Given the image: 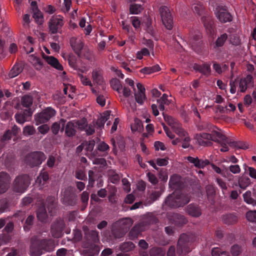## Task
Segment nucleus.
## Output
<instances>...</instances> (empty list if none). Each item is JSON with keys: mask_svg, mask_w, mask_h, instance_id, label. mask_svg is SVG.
Listing matches in <instances>:
<instances>
[{"mask_svg": "<svg viewBox=\"0 0 256 256\" xmlns=\"http://www.w3.org/2000/svg\"><path fill=\"white\" fill-rule=\"evenodd\" d=\"M252 76L250 74L248 75L245 78L240 79L239 82V88L240 91L244 92L247 89V88L252 86Z\"/></svg>", "mask_w": 256, "mask_h": 256, "instance_id": "29", "label": "nucleus"}, {"mask_svg": "<svg viewBox=\"0 0 256 256\" xmlns=\"http://www.w3.org/2000/svg\"><path fill=\"white\" fill-rule=\"evenodd\" d=\"M228 38V36L226 34L224 33L221 34L216 40L214 43V48H220L222 46Z\"/></svg>", "mask_w": 256, "mask_h": 256, "instance_id": "45", "label": "nucleus"}, {"mask_svg": "<svg viewBox=\"0 0 256 256\" xmlns=\"http://www.w3.org/2000/svg\"><path fill=\"white\" fill-rule=\"evenodd\" d=\"M132 220L130 218H124L119 220L116 225L120 226L126 232L132 225Z\"/></svg>", "mask_w": 256, "mask_h": 256, "instance_id": "36", "label": "nucleus"}, {"mask_svg": "<svg viewBox=\"0 0 256 256\" xmlns=\"http://www.w3.org/2000/svg\"><path fill=\"white\" fill-rule=\"evenodd\" d=\"M32 17L35 20L36 22L38 24H42L44 22V17L42 12L38 10V7H34L32 8Z\"/></svg>", "mask_w": 256, "mask_h": 256, "instance_id": "40", "label": "nucleus"}, {"mask_svg": "<svg viewBox=\"0 0 256 256\" xmlns=\"http://www.w3.org/2000/svg\"><path fill=\"white\" fill-rule=\"evenodd\" d=\"M160 12L163 24L168 30L173 28V18L169 8L166 6H162L160 8Z\"/></svg>", "mask_w": 256, "mask_h": 256, "instance_id": "8", "label": "nucleus"}, {"mask_svg": "<svg viewBox=\"0 0 256 256\" xmlns=\"http://www.w3.org/2000/svg\"><path fill=\"white\" fill-rule=\"evenodd\" d=\"M36 216L38 219L42 222H46L48 218V214L44 204L40 206L37 210Z\"/></svg>", "mask_w": 256, "mask_h": 256, "instance_id": "32", "label": "nucleus"}, {"mask_svg": "<svg viewBox=\"0 0 256 256\" xmlns=\"http://www.w3.org/2000/svg\"><path fill=\"white\" fill-rule=\"evenodd\" d=\"M49 179V175L48 172L42 171L40 175L37 177L36 180V183L39 186H44Z\"/></svg>", "mask_w": 256, "mask_h": 256, "instance_id": "34", "label": "nucleus"}, {"mask_svg": "<svg viewBox=\"0 0 256 256\" xmlns=\"http://www.w3.org/2000/svg\"><path fill=\"white\" fill-rule=\"evenodd\" d=\"M98 181L97 186L98 187H101L103 185V182L101 178V176L96 174L92 170L88 171V187L92 188L94 186L95 180Z\"/></svg>", "mask_w": 256, "mask_h": 256, "instance_id": "23", "label": "nucleus"}, {"mask_svg": "<svg viewBox=\"0 0 256 256\" xmlns=\"http://www.w3.org/2000/svg\"><path fill=\"white\" fill-rule=\"evenodd\" d=\"M192 8L194 12L196 13L199 16L203 14L204 7L200 2L194 4Z\"/></svg>", "mask_w": 256, "mask_h": 256, "instance_id": "59", "label": "nucleus"}, {"mask_svg": "<svg viewBox=\"0 0 256 256\" xmlns=\"http://www.w3.org/2000/svg\"><path fill=\"white\" fill-rule=\"evenodd\" d=\"M68 60L69 66L75 70L78 69L77 64V58L74 54H70L68 55Z\"/></svg>", "mask_w": 256, "mask_h": 256, "instance_id": "50", "label": "nucleus"}, {"mask_svg": "<svg viewBox=\"0 0 256 256\" xmlns=\"http://www.w3.org/2000/svg\"><path fill=\"white\" fill-rule=\"evenodd\" d=\"M212 256H230L229 252L226 251L222 250L219 248H214L212 250Z\"/></svg>", "mask_w": 256, "mask_h": 256, "instance_id": "57", "label": "nucleus"}, {"mask_svg": "<svg viewBox=\"0 0 256 256\" xmlns=\"http://www.w3.org/2000/svg\"><path fill=\"white\" fill-rule=\"evenodd\" d=\"M238 183L241 188L245 189L250 184V180L248 176H242L239 178Z\"/></svg>", "mask_w": 256, "mask_h": 256, "instance_id": "52", "label": "nucleus"}, {"mask_svg": "<svg viewBox=\"0 0 256 256\" xmlns=\"http://www.w3.org/2000/svg\"><path fill=\"white\" fill-rule=\"evenodd\" d=\"M30 252L31 256H40L44 251L52 252L55 248L54 242L50 238L42 239L38 236H34L30 240Z\"/></svg>", "mask_w": 256, "mask_h": 256, "instance_id": "2", "label": "nucleus"}, {"mask_svg": "<svg viewBox=\"0 0 256 256\" xmlns=\"http://www.w3.org/2000/svg\"><path fill=\"white\" fill-rule=\"evenodd\" d=\"M125 232L121 228H118L116 226H114L112 229L111 234L114 238L116 239L122 238Z\"/></svg>", "mask_w": 256, "mask_h": 256, "instance_id": "43", "label": "nucleus"}, {"mask_svg": "<svg viewBox=\"0 0 256 256\" xmlns=\"http://www.w3.org/2000/svg\"><path fill=\"white\" fill-rule=\"evenodd\" d=\"M135 245L132 242H126L121 244L120 246V250L124 252H130L134 249Z\"/></svg>", "mask_w": 256, "mask_h": 256, "instance_id": "39", "label": "nucleus"}, {"mask_svg": "<svg viewBox=\"0 0 256 256\" xmlns=\"http://www.w3.org/2000/svg\"><path fill=\"white\" fill-rule=\"evenodd\" d=\"M169 186L175 190H180L183 186V182L182 177L177 174L172 175L168 182Z\"/></svg>", "mask_w": 256, "mask_h": 256, "instance_id": "15", "label": "nucleus"}, {"mask_svg": "<svg viewBox=\"0 0 256 256\" xmlns=\"http://www.w3.org/2000/svg\"><path fill=\"white\" fill-rule=\"evenodd\" d=\"M32 112L31 108L26 109L17 112L14 118L17 123L23 124L25 122L29 121L32 116Z\"/></svg>", "mask_w": 256, "mask_h": 256, "instance_id": "10", "label": "nucleus"}, {"mask_svg": "<svg viewBox=\"0 0 256 256\" xmlns=\"http://www.w3.org/2000/svg\"><path fill=\"white\" fill-rule=\"evenodd\" d=\"M246 218L250 222L256 223V210H249L246 214Z\"/></svg>", "mask_w": 256, "mask_h": 256, "instance_id": "62", "label": "nucleus"}, {"mask_svg": "<svg viewBox=\"0 0 256 256\" xmlns=\"http://www.w3.org/2000/svg\"><path fill=\"white\" fill-rule=\"evenodd\" d=\"M42 58L52 67L58 70H63L62 66L58 60L54 56H46L44 54Z\"/></svg>", "mask_w": 256, "mask_h": 256, "instance_id": "25", "label": "nucleus"}, {"mask_svg": "<svg viewBox=\"0 0 256 256\" xmlns=\"http://www.w3.org/2000/svg\"><path fill=\"white\" fill-rule=\"evenodd\" d=\"M110 84L114 90H116L118 93L121 92L122 88V86L120 80L117 78H112L110 81Z\"/></svg>", "mask_w": 256, "mask_h": 256, "instance_id": "48", "label": "nucleus"}, {"mask_svg": "<svg viewBox=\"0 0 256 256\" xmlns=\"http://www.w3.org/2000/svg\"><path fill=\"white\" fill-rule=\"evenodd\" d=\"M191 198L190 194L183 190H174L165 199L163 206H166L171 208L182 207L189 202Z\"/></svg>", "mask_w": 256, "mask_h": 256, "instance_id": "3", "label": "nucleus"}, {"mask_svg": "<svg viewBox=\"0 0 256 256\" xmlns=\"http://www.w3.org/2000/svg\"><path fill=\"white\" fill-rule=\"evenodd\" d=\"M88 232L87 234L88 240L93 242V244L99 242L98 232L96 230H92Z\"/></svg>", "mask_w": 256, "mask_h": 256, "instance_id": "46", "label": "nucleus"}, {"mask_svg": "<svg viewBox=\"0 0 256 256\" xmlns=\"http://www.w3.org/2000/svg\"><path fill=\"white\" fill-rule=\"evenodd\" d=\"M76 127H78L80 130H84L88 126L87 120L86 118H82L80 120H78L75 122Z\"/></svg>", "mask_w": 256, "mask_h": 256, "instance_id": "61", "label": "nucleus"}, {"mask_svg": "<svg viewBox=\"0 0 256 256\" xmlns=\"http://www.w3.org/2000/svg\"><path fill=\"white\" fill-rule=\"evenodd\" d=\"M30 184V178L28 174L18 176L13 182L12 190L16 193H24L27 190Z\"/></svg>", "mask_w": 256, "mask_h": 256, "instance_id": "4", "label": "nucleus"}, {"mask_svg": "<svg viewBox=\"0 0 256 256\" xmlns=\"http://www.w3.org/2000/svg\"><path fill=\"white\" fill-rule=\"evenodd\" d=\"M209 128H212V134L208 133H201L197 134L196 138L198 144L202 146H210L212 144V140L218 142L220 144L222 148L220 150L222 152H226L228 151L229 148L228 144L230 146L240 149H246L248 146L242 142L232 141L231 140L228 138L225 135L221 132L217 131L216 129H218L216 127L212 124H208Z\"/></svg>", "mask_w": 256, "mask_h": 256, "instance_id": "1", "label": "nucleus"}, {"mask_svg": "<svg viewBox=\"0 0 256 256\" xmlns=\"http://www.w3.org/2000/svg\"><path fill=\"white\" fill-rule=\"evenodd\" d=\"M216 16L219 20L222 23L232 20V16L224 6H218L215 11Z\"/></svg>", "mask_w": 256, "mask_h": 256, "instance_id": "12", "label": "nucleus"}, {"mask_svg": "<svg viewBox=\"0 0 256 256\" xmlns=\"http://www.w3.org/2000/svg\"><path fill=\"white\" fill-rule=\"evenodd\" d=\"M243 248L242 246L234 244L230 248V252L232 256H238L243 252Z\"/></svg>", "mask_w": 256, "mask_h": 256, "instance_id": "49", "label": "nucleus"}, {"mask_svg": "<svg viewBox=\"0 0 256 256\" xmlns=\"http://www.w3.org/2000/svg\"><path fill=\"white\" fill-rule=\"evenodd\" d=\"M46 203L49 213H50V215L52 216L56 208V198L51 196H48L46 200Z\"/></svg>", "mask_w": 256, "mask_h": 256, "instance_id": "33", "label": "nucleus"}, {"mask_svg": "<svg viewBox=\"0 0 256 256\" xmlns=\"http://www.w3.org/2000/svg\"><path fill=\"white\" fill-rule=\"evenodd\" d=\"M100 251V246L96 244H90L86 250L88 256H95L98 255Z\"/></svg>", "mask_w": 256, "mask_h": 256, "instance_id": "31", "label": "nucleus"}, {"mask_svg": "<svg viewBox=\"0 0 256 256\" xmlns=\"http://www.w3.org/2000/svg\"><path fill=\"white\" fill-rule=\"evenodd\" d=\"M46 156L42 152H34L27 154L26 157V162L30 167L40 165L45 160Z\"/></svg>", "mask_w": 256, "mask_h": 256, "instance_id": "7", "label": "nucleus"}, {"mask_svg": "<svg viewBox=\"0 0 256 256\" xmlns=\"http://www.w3.org/2000/svg\"><path fill=\"white\" fill-rule=\"evenodd\" d=\"M186 211L188 214L194 217H198L202 214L200 207L194 204L188 205L186 208Z\"/></svg>", "mask_w": 256, "mask_h": 256, "instance_id": "30", "label": "nucleus"}, {"mask_svg": "<svg viewBox=\"0 0 256 256\" xmlns=\"http://www.w3.org/2000/svg\"><path fill=\"white\" fill-rule=\"evenodd\" d=\"M221 220L222 222L226 225H233L236 224L238 218L234 212L226 213L221 216Z\"/></svg>", "mask_w": 256, "mask_h": 256, "instance_id": "21", "label": "nucleus"}, {"mask_svg": "<svg viewBox=\"0 0 256 256\" xmlns=\"http://www.w3.org/2000/svg\"><path fill=\"white\" fill-rule=\"evenodd\" d=\"M70 44L74 52L80 57L81 56V51L84 46V44L80 40H78L74 37H72L70 39Z\"/></svg>", "mask_w": 256, "mask_h": 256, "instance_id": "22", "label": "nucleus"}, {"mask_svg": "<svg viewBox=\"0 0 256 256\" xmlns=\"http://www.w3.org/2000/svg\"><path fill=\"white\" fill-rule=\"evenodd\" d=\"M143 10V6L140 4H130L129 6L130 14H140Z\"/></svg>", "mask_w": 256, "mask_h": 256, "instance_id": "41", "label": "nucleus"}, {"mask_svg": "<svg viewBox=\"0 0 256 256\" xmlns=\"http://www.w3.org/2000/svg\"><path fill=\"white\" fill-rule=\"evenodd\" d=\"M63 25L64 22L61 18H52L50 20L48 23L50 32L52 34L60 32Z\"/></svg>", "mask_w": 256, "mask_h": 256, "instance_id": "13", "label": "nucleus"}, {"mask_svg": "<svg viewBox=\"0 0 256 256\" xmlns=\"http://www.w3.org/2000/svg\"><path fill=\"white\" fill-rule=\"evenodd\" d=\"M150 223L149 220H146L134 226L128 233L130 239L134 240L137 238L141 232L147 228Z\"/></svg>", "mask_w": 256, "mask_h": 256, "instance_id": "9", "label": "nucleus"}, {"mask_svg": "<svg viewBox=\"0 0 256 256\" xmlns=\"http://www.w3.org/2000/svg\"><path fill=\"white\" fill-rule=\"evenodd\" d=\"M131 130L132 132H141L143 130V126L141 121L136 120L134 124L131 126Z\"/></svg>", "mask_w": 256, "mask_h": 256, "instance_id": "60", "label": "nucleus"}, {"mask_svg": "<svg viewBox=\"0 0 256 256\" xmlns=\"http://www.w3.org/2000/svg\"><path fill=\"white\" fill-rule=\"evenodd\" d=\"M201 22L203 23L205 28L210 31L212 27V22L211 18L208 16H203L201 18Z\"/></svg>", "mask_w": 256, "mask_h": 256, "instance_id": "54", "label": "nucleus"}, {"mask_svg": "<svg viewBox=\"0 0 256 256\" xmlns=\"http://www.w3.org/2000/svg\"><path fill=\"white\" fill-rule=\"evenodd\" d=\"M192 241V236L186 234H180L177 244L176 253L178 255L188 253L190 251V246Z\"/></svg>", "mask_w": 256, "mask_h": 256, "instance_id": "5", "label": "nucleus"}, {"mask_svg": "<svg viewBox=\"0 0 256 256\" xmlns=\"http://www.w3.org/2000/svg\"><path fill=\"white\" fill-rule=\"evenodd\" d=\"M230 42L234 46H238L240 43V40L236 34H231L229 36Z\"/></svg>", "mask_w": 256, "mask_h": 256, "instance_id": "64", "label": "nucleus"}, {"mask_svg": "<svg viewBox=\"0 0 256 256\" xmlns=\"http://www.w3.org/2000/svg\"><path fill=\"white\" fill-rule=\"evenodd\" d=\"M167 218L170 223L176 226H182L187 222L185 217L178 213L168 212Z\"/></svg>", "mask_w": 256, "mask_h": 256, "instance_id": "11", "label": "nucleus"}, {"mask_svg": "<svg viewBox=\"0 0 256 256\" xmlns=\"http://www.w3.org/2000/svg\"><path fill=\"white\" fill-rule=\"evenodd\" d=\"M56 114V111L51 107H48L42 110L40 112L38 113L34 116V120L36 125L44 124L48 122Z\"/></svg>", "mask_w": 256, "mask_h": 256, "instance_id": "6", "label": "nucleus"}, {"mask_svg": "<svg viewBox=\"0 0 256 256\" xmlns=\"http://www.w3.org/2000/svg\"><path fill=\"white\" fill-rule=\"evenodd\" d=\"M244 168L246 172H248V174L252 178L256 180V170L254 168L247 166L246 164L244 165Z\"/></svg>", "mask_w": 256, "mask_h": 256, "instance_id": "63", "label": "nucleus"}, {"mask_svg": "<svg viewBox=\"0 0 256 256\" xmlns=\"http://www.w3.org/2000/svg\"><path fill=\"white\" fill-rule=\"evenodd\" d=\"M34 217L33 216H29L26 219L25 223L24 225V231H29L34 223Z\"/></svg>", "mask_w": 256, "mask_h": 256, "instance_id": "58", "label": "nucleus"}, {"mask_svg": "<svg viewBox=\"0 0 256 256\" xmlns=\"http://www.w3.org/2000/svg\"><path fill=\"white\" fill-rule=\"evenodd\" d=\"M36 130L32 125H26L23 128V134L24 136H28L34 134Z\"/></svg>", "mask_w": 256, "mask_h": 256, "instance_id": "56", "label": "nucleus"}, {"mask_svg": "<svg viewBox=\"0 0 256 256\" xmlns=\"http://www.w3.org/2000/svg\"><path fill=\"white\" fill-rule=\"evenodd\" d=\"M92 79L93 82L97 84L102 85L104 83L103 70L100 68L94 69L92 72Z\"/></svg>", "mask_w": 256, "mask_h": 256, "instance_id": "26", "label": "nucleus"}, {"mask_svg": "<svg viewBox=\"0 0 256 256\" xmlns=\"http://www.w3.org/2000/svg\"><path fill=\"white\" fill-rule=\"evenodd\" d=\"M62 202L65 204L74 206L76 204V196L75 194L68 189L64 192Z\"/></svg>", "mask_w": 256, "mask_h": 256, "instance_id": "18", "label": "nucleus"}, {"mask_svg": "<svg viewBox=\"0 0 256 256\" xmlns=\"http://www.w3.org/2000/svg\"><path fill=\"white\" fill-rule=\"evenodd\" d=\"M192 68L194 70L198 72L206 77H208L211 74L210 63L204 62L202 64H194Z\"/></svg>", "mask_w": 256, "mask_h": 256, "instance_id": "16", "label": "nucleus"}, {"mask_svg": "<svg viewBox=\"0 0 256 256\" xmlns=\"http://www.w3.org/2000/svg\"><path fill=\"white\" fill-rule=\"evenodd\" d=\"M164 190L161 189V191H153L150 194L147 198L146 201V205H150L154 202L156 200L161 196Z\"/></svg>", "mask_w": 256, "mask_h": 256, "instance_id": "35", "label": "nucleus"}, {"mask_svg": "<svg viewBox=\"0 0 256 256\" xmlns=\"http://www.w3.org/2000/svg\"><path fill=\"white\" fill-rule=\"evenodd\" d=\"M10 177L6 172H0V194L4 193L9 187Z\"/></svg>", "mask_w": 256, "mask_h": 256, "instance_id": "17", "label": "nucleus"}, {"mask_svg": "<svg viewBox=\"0 0 256 256\" xmlns=\"http://www.w3.org/2000/svg\"><path fill=\"white\" fill-rule=\"evenodd\" d=\"M206 190L208 198L211 203L214 202V196L216 195V188L212 184H208L206 186Z\"/></svg>", "mask_w": 256, "mask_h": 256, "instance_id": "37", "label": "nucleus"}, {"mask_svg": "<svg viewBox=\"0 0 256 256\" xmlns=\"http://www.w3.org/2000/svg\"><path fill=\"white\" fill-rule=\"evenodd\" d=\"M109 117L110 114H108V112L104 113V115L97 120L96 125L100 128H103L105 122L108 119Z\"/></svg>", "mask_w": 256, "mask_h": 256, "instance_id": "51", "label": "nucleus"}, {"mask_svg": "<svg viewBox=\"0 0 256 256\" xmlns=\"http://www.w3.org/2000/svg\"><path fill=\"white\" fill-rule=\"evenodd\" d=\"M66 122V120L62 118L59 121L54 122L50 127V130L52 134L54 135L58 134L60 130L62 132H63L64 130Z\"/></svg>", "mask_w": 256, "mask_h": 256, "instance_id": "27", "label": "nucleus"}, {"mask_svg": "<svg viewBox=\"0 0 256 256\" xmlns=\"http://www.w3.org/2000/svg\"><path fill=\"white\" fill-rule=\"evenodd\" d=\"M76 125L74 121H70L65 124L64 132L65 134L70 138L74 136L76 133Z\"/></svg>", "mask_w": 256, "mask_h": 256, "instance_id": "28", "label": "nucleus"}, {"mask_svg": "<svg viewBox=\"0 0 256 256\" xmlns=\"http://www.w3.org/2000/svg\"><path fill=\"white\" fill-rule=\"evenodd\" d=\"M165 251L162 248L154 247L150 250V256H164Z\"/></svg>", "mask_w": 256, "mask_h": 256, "instance_id": "53", "label": "nucleus"}, {"mask_svg": "<svg viewBox=\"0 0 256 256\" xmlns=\"http://www.w3.org/2000/svg\"><path fill=\"white\" fill-rule=\"evenodd\" d=\"M186 160L190 163L194 164L195 167L198 168H203L206 166L210 164V162L208 160L199 159L198 157L193 158L190 156L187 157Z\"/></svg>", "mask_w": 256, "mask_h": 256, "instance_id": "24", "label": "nucleus"}, {"mask_svg": "<svg viewBox=\"0 0 256 256\" xmlns=\"http://www.w3.org/2000/svg\"><path fill=\"white\" fill-rule=\"evenodd\" d=\"M244 201L248 204H252V206H256V200L252 196V192L250 190L246 191L243 194Z\"/></svg>", "mask_w": 256, "mask_h": 256, "instance_id": "42", "label": "nucleus"}, {"mask_svg": "<svg viewBox=\"0 0 256 256\" xmlns=\"http://www.w3.org/2000/svg\"><path fill=\"white\" fill-rule=\"evenodd\" d=\"M64 226L63 220H59L54 222L51 226V232L52 236L55 238H60Z\"/></svg>", "mask_w": 256, "mask_h": 256, "instance_id": "14", "label": "nucleus"}, {"mask_svg": "<svg viewBox=\"0 0 256 256\" xmlns=\"http://www.w3.org/2000/svg\"><path fill=\"white\" fill-rule=\"evenodd\" d=\"M22 70V68L19 65L15 64L8 74L10 78H13L18 76Z\"/></svg>", "mask_w": 256, "mask_h": 256, "instance_id": "47", "label": "nucleus"}, {"mask_svg": "<svg viewBox=\"0 0 256 256\" xmlns=\"http://www.w3.org/2000/svg\"><path fill=\"white\" fill-rule=\"evenodd\" d=\"M201 37V33L199 30H192L190 32L189 35L187 38L188 42L192 47L196 46L200 42L199 40Z\"/></svg>", "mask_w": 256, "mask_h": 256, "instance_id": "19", "label": "nucleus"}, {"mask_svg": "<svg viewBox=\"0 0 256 256\" xmlns=\"http://www.w3.org/2000/svg\"><path fill=\"white\" fill-rule=\"evenodd\" d=\"M172 129L176 134H177L179 137L181 138L188 135V132L182 128V126L180 123L178 124V126H176L175 128H174Z\"/></svg>", "mask_w": 256, "mask_h": 256, "instance_id": "55", "label": "nucleus"}, {"mask_svg": "<svg viewBox=\"0 0 256 256\" xmlns=\"http://www.w3.org/2000/svg\"><path fill=\"white\" fill-rule=\"evenodd\" d=\"M20 131V128L14 124L11 130H6L0 138L1 142H4L11 140L12 136H16Z\"/></svg>", "mask_w": 256, "mask_h": 256, "instance_id": "20", "label": "nucleus"}, {"mask_svg": "<svg viewBox=\"0 0 256 256\" xmlns=\"http://www.w3.org/2000/svg\"><path fill=\"white\" fill-rule=\"evenodd\" d=\"M162 115L164 116V121L170 126L172 128H175L179 124L177 120L171 116L165 114L164 112H162Z\"/></svg>", "mask_w": 256, "mask_h": 256, "instance_id": "44", "label": "nucleus"}, {"mask_svg": "<svg viewBox=\"0 0 256 256\" xmlns=\"http://www.w3.org/2000/svg\"><path fill=\"white\" fill-rule=\"evenodd\" d=\"M34 98L30 94H25L21 98L22 105L25 108H30V106L33 104Z\"/></svg>", "mask_w": 256, "mask_h": 256, "instance_id": "38", "label": "nucleus"}]
</instances>
